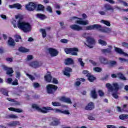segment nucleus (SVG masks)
Wrapping results in <instances>:
<instances>
[{"label":"nucleus","mask_w":128,"mask_h":128,"mask_svg":"<svg viewBox=\"0 0 128 128\" xmlns=\"http://www.w3.org/2000/svg\"><path fill=\"white\" fill-rule=\"evenodd\" d=\"M12 24L14 28H18L19 30H22L24 32H29L32 30V26L30 23L22 21L20 20H13Z\"/></svg>","instance_id":"f257e3e1"},{"label":"nucleus","mask_w":128,"mask_h":128,"mask_svg":"<svg viewBox=\"0 0 128 128\" xmlns=\"http://www.w3.org/2000/svg\"><path fill=\"white\" fill-rule=\"evenodd\" d=\"M32 108H35L38 112H42V114H48L50 110H54V112L58 113V114H62V110H61L56 108L54 109L50 106H46L40 108L36 104H32Z\"/></svg>","instance_id":"f03ea898"},{"label":"nucleus","mask_w":128,"mask_h":128,"mask_svg":"<svg viewBox=\"0 0 128 128\" xmlns=\"http://www.w3.org/2000/svg\"><path fill=\"white\" fill-rule=\"evenodd\" d=\"M69 22H74L78 24H81L82 26H86V24H88V20H82V18L76 16L71 18L69 20Z\"/></svg>","instance_id":"7ed1b4c3"},{"label":"nucleus","mask_w":128,"mask_h":128,"mask_svg":"<svg viewBox=\"0 0 128 128\" xmlns=\"http://www.w3.org/2000/svg\"><path fill=\"white\" fill-rule=\"evenodd\" d=\"M64 52L67 54H70L72 56H78V48H68L64 50Z\"/></svg>","instance_id":"20e7f679"},{"label":"nucleus","mask_w":128,"mask_h":128,"mask_svg":"<svg viewBox=\"0 0 128 128\" xmlns=\"http://www.w3.org/2000/svg\"><path fill=\"white\" fill-rule=\"evenodd\" d=\"M46 92L48 94H52L58 90V86L54 84H48L46 86Z\"/></svg>","instance_id":"39448f33"},{"label":"nucleus","mask_w":128,"mask_h":128,"mask_svg":"<svg viewBox=\"0 0 128 128\" xmlns=\"http://www.w3.org/2000/svg\"><path fill=\"white\" fill-rule=\"evenodd\" d=\"M26 8L27 10L32 12L36 8V4L33 2H30L26 5Z\"/></svg>","instance_id":"423d86ee"},{"label":"nucleus","mask_w":128,"mask_h":128,"mask_svg":"<svg viewBox=\"0 0 128 128\" xmlns=\"http://www.w3.org/2000/svg\"><path fill=\"white\" fill-rule=\"evenodd\" d=\"M88 34H90L84 33L82 34V36H84V38H86L87 39V42L89 44H96V40H94V38L88 37Z\"/></svg>","instance_id":"0eeeda50"},{"label":"nucleus","mask_w":128,"mask_h":128,"mask_svg":"<svg viewBox=\"0 0 128 128\" xmlns=\"http://www.w3.org/2000/svg\"><path fill=\"white\" fill-rule=\"evenodd\" d=\"M71 30H76V32H80V30H84V28L82 26L80 25H78L76 24H74L70 26Z\"/></svg>","instance_id":"6e6552de"},{"label":"nucleus","mask_w":128,"mask_h":128,"mask_svg":"<svg viewBox=\"0 0 128 128\" xmlns=\"http://www.w3.org/2000/svg\"><path fill=\"white\" fill-rule=\"evenodd\" d=\"M30 66L31 68H40L41 66L42 63L38 62V61H33L29 63Z\"/></svg>","instance_id":"1a4fd4ad"},{"label":"nucleus","mask_w":128,"mask_h":128,"mask_svg":"<svg viewBox=\"0 0 128 128\" xmlns=\"http://www.w3.org/2000/svg\"><path fill=\"white\" fill-rule=\"evenodd\" d=\"M50 56H56L58 54V51L52 48H49L48 50Z\"/></svg>","instance_id":"9d476101"},{"label":"nucleus","mask_w":128,"mask_h":128,"mask_svg":"<svg viewBox=\"0 0 128 128\" xmlns=\"http://www.w3.org/2000/svg\"><path fill=\"white\" fill-rule=\"evenodd\" d=\"M72 72V69L70 67H66L63 70V74L66 76L70 78V72Z\"/></svg>","instance_id":"9b49d317"},{"label":"nucleus","mask_w":128,"mask_h":128,"mask_svg":"<svg viewBox=\"0 0 128 128\" xmlns=\"http://www.w3.org/2000/svg\"><path fill=\"white\" fill-rule=\"evenodd\" d=\"M114 50L116 52H118V54H122L124 56H126L128 58V54L124 52L122 48L114 47Z\"/></svg>","instance_id":"f8f14e48"},{"label":"nucleus","mask_w":128,"mask_h":128,"mask_svg":"<svg viewBox=\"0 0 128 128\" xmlns=\"http://www.w3.org/2000/svg\"><path fill=\"white\" fill-rule=\"evenodd\" d=\"M94 108V104L92 102H90L84 108L86 110H92Z\"/></svg>","instance_id":"ddd939ff"},{"label":"nucleus","mask_w":128,"mask_h":128,"mask_svg":"<svg viewBox=\"0 0 128 128\" xmlns=\"http://www.w3.org/2000/svg\"><path fill=\"white\" fill-rule=\"evenodd\" d=\"M104 8L105 9L106 12H108V10H110L112 12H114V8H112V6L110 4H104Z\"/></svg>","instance_id":"4468645a"},{"label":"nucleus","mask_w":128,"mask_h":128,"mask_svg":"<svg viewBox=\"0 0 128 128\" xmlns=\"http://www.w3.org/2000/svg\"><path fill=\"white\" fill-rule=\"evenodd\" d=\"M60 119L54 117L52 118V122L50 123V126H56L60 124Z\"/></svg>","instance_id":"2eb2a0df"},{"label":"nucleus","mask_w":128,"mask_h":128,"mask_svg":"<svg viewBox=\"0 0 128 128\" xmlns=\"http://www.w3.org/2000/svg\"><path fill=\"white\" fill-rule=\"evenodd\" d=\"M10 8H17V10H20L22 8V4L17 3L12 5L8 6Z\"/></svg>","instance_id":"dca6fc26"},{"label":"nucleus","mask_w":128,"mask_h":128,"mask_svg":"<svg viewBox=\"0 0 128 128\" xmlns=\"http://www.w3.org/2000/svg\"><path fill=\"white\" fill-rule=\"evenodd\" d=\"M99 60L102 64H108V59L104 56H100L99 58Z\"/></svg>","instance_id":"f3484780"},{"label":"nucleus","mask_w":128,"mask_h":128,"mask_svg":"<svg viewBox=\"0 0 128 128\" xmlns=\"http://www.w3.org/2000/svg\"><path fill=\"white\" fill-rule=\"evenodd\" d=\"M108 48L102 49V52L103 54H111L112 50V46H108Z\"/></svg>","instance_id":"a211bd4d"},{"label":"nucleus","mask_w":128,"mask_h":128,"mask_svg":"<svg viewBox=\"0 0 128 128\" xmlns=\"http://www.w3.org/2000/svg\"><path fill=\"white\" fill-rule=\"evenodd\" d=\"M60 100H61V102H66L67 104H72L70 98H68L66 97H62L60 98Z\"/></svg>","instance_id":"6ab92c4d"},{"label":"nucleus","mask_w":128,"mask_h":128,"mask_svg":"<svg viewBox=\"0 0 128 128\" xmlns=\"http://www.w3.org/2000/svg\"><path fill=\"white\" fill-rule=\"evenodd\" d=\"M65 64L66 66H70V64H74V60L72 58H68L65 60Z\"/></svg>","instance_id":"aec40b11"},{"label":"nucleus","mask_w":128,"mask_h":128,"mask_svg":"<svg viewBox=\"0 0 128 128\" xmlns=\"http://www.w3.org/2000/svg\"><path fill=\"white\" fill-rule=\"evenodd\" d=\"M5 70H6V74L9 76H12V74H14V70H12V68H6Z\"/></svg>","instance_id":"412c9836"},{"label":"nucleus","mask_w":128,"mask_h":128,"mask_svg":"<svg viewBox=\"0 0 128 128\" xmlns=\"http://www.w3.org/2000/svg\"><path fill=\"white\" fill-rule=\"evenodd\" d=\"M8 44L10 46H16L14 40L12 38H9Z\"/></svg>","instance_id":"4be33fe9"},{"label":"nucleus","mask_w":128,"mask_h":128,"mask_svg":"<svg viewBox=\"0 0 128 128\" xmlns=\"http://www.w3.org/2000/svg\"><path fill=\"white\" fill-rule=\"evenodd\" d=\"M86 76H88V80L90 81L91 82H94V80H96V77L92 75L90 73H88V74H86Z\"/></svg>","instance_id":"5701e85b"},{"label":"nucleus","mask_w":128,"mask_h":128,"mask_svg":"<svg viewBox=\"0 0 128 128\" xmlns=\"http://www.w3.org/2000/svg\"><path fill=\"white\" fill-rule=\"evenodd\" d=\"M9 110H11L12 112H22L24 110L20 108H8Z\"/></svg>","instance_id":"b1692460"},{"label":"nucleus","mask_w":128,"mask_h":128,"mask_svg":"<svg viewBox=\"0 0 128 128\" xmlns=\"http://www.w3.org/2000/svg\"><path fill=\"white\" fill-rule=\"evenodd\" d=\"M36 10L38 12H44V6L42 5V4H38L36 5Z\"/></svg>","instance_id":"393cba45"},{"label":"nucleus","mask_w":128,"mask_h":128,"mask_svg":"<svg viewBox=\"0 0 128 128\" xmlns=\"http://www.w3.org/2000/svg\"><path fill=\"white\" fill-rule=\"evenodd\" d=\"M101 32H106V34H110V32H112V28H102Z\"/></svg>","instance_id":"a878e982"},{"label":"nucleus","mask_w":128,"mask_h":128,"mask_svg":"<svg viewBox=\"0 0 128 128\" xmlns=\"http://www.w3.org/2000/svg\"><path fill=\"white\" fill-rule=\"evenodd\" d=\"M20 124V122L18 121H13L8 124V126H18Z\"/></svg>","instance_id":"bb28decb"},{"label":"nucleus","mask_w":128,"mask_h":128,"mask_svg":"<svg viewBox=\"0 0 128 128\" xmlns=\"http://www.w3.org/2000/svg\"><path fill=\"white\" fill-rule=\"evenodd\" d=\"M117 76L120 80H126V78L124 77V74H122V73H120V72L118 73L117 74Z\"/></svg>","instance_id":"cd10ccee"},{"label":"nucleus","mask_w":128,"mask_h":128,"mask_svg":"<svg viewBox=\"0 0 128 128\" xmlns=\"http://www.w3.org/2000/svg\"><path fill=\"white\" fill-rule=\"evenodd\" d=\"M117 64H118V62H116V61L112 60L110 62L108 66L110 68H114Z\"/></svg>","instance_id":"c85d7f7f"},{"label":"nucleus","mask_w":128,"mask_h":128,"mask_svg":"<svg viewBox=\"0 0 128 128\" xmlns=\"http://www.w3.org/2000/svg\"><path fill=\"white\" fill-rule=\"evenodd\" d=\"M106 88H108V92H112L114 90V88H112V84L110 83L106 84Z\"/></svg>","instance_id":"c756f323"},{"label":"nucleus","mask_w":128,"mask_h":128,"mask_svg":"<svg viewBox=\"0 0 128 128\" xmlns=\"http://www.w3.org/2000/svg\"><path fill=\"white\" fill-rule=\"evenodd\" d=\"M91 96L92 98L96 99L98 98V95L96 94V90H94L91 91Z\"/></svg>","instance_id":"7c9ffc66"},{"label":"nucleus","mask_w":128,"mask_h":128,"mask_svg":"<svg viewBox=\"0 0 128 128\" xmlns=\"http://www.w3.org/2000/svg\"><path fill=\"white\" fill-rule=\"evenodd\" d=\"M94 30H100V32H102V26L100 24H95L93 25Z\"/></svg>","instance_id":"2f4dec72"},{"label":"nucleus","mask_w":128,"mask_h":128,"mask_svg":"<svg viewBox=\"0 0 128 128\" xmlns=\"http://www.w3.org/2000/svg\"><path fill=\"white\" fill-rule=\"evenodd\" d=\"M36 17L38 18H40V20H44L46 18V15L42 14H37Z\"/></svg>","instance_id":"473e14b6"},{"label":"nucleus","mask_w":128,"mask_h":128,"mask_svg":"<svg viewBox=\"0 0 128 128\" xmlns=\"http://www.w3.org/2000/svg\"><path fill=\"white\" fill-rule=\"evenodd\" d=\"M18 118V116H16V115L14 114H10L6 116V118H13L14 120H16V118Z\"/></svg>","instance_id":"72a5a7b5"},{"label":"nucleus","mask_w":128,"mask_h":128,"mask_svg":"<svg viewBox=\"0 0 128 128\" xmlns=\"http://www.w3.org/2000/svg\"><path fill=\"white\" fill-rule=\"evenodd\" d=\"M45 80L46 82H52V76H50V74H48L46 75L45 76Z\"/></svg>","instance_id":"f704fd0d"},{"label":"nucleus","mask_w":128,"mask_h":128,"mask_svg":"<svg viewBox=\"0 0 128 128\" xmlns=\"http://www.w3.org/2000/svg\"><path fill=\"white\" fill-rule=\"evenodd\" d=\"M100 22H102V24H105L106 26H110V22L106 20H101Z\"/></svg>","instance_id":"c9c22d12"},{"label":"nucleus","mask_w":128,"mask_h":128,"mask_svg":"<svg viewBox=\"0 0 128 128\" xmlns=\"http://www.w3.org/2000/svg\"><path fill=\"white\" fill-rule=\"evenodd\" d=\"M19 51L21 52H28L30 51L28 49H26L24 47H20L19 48Z\"/></svg>","instance_id":"e433bc0d"},{"label":"nucleus","mask_w":128,"mask_h":128,"mask_svg":"<svg viewBox=\"0 0 128 128\" xmlns=\"http://www.w3.org/2000/svg\"><path fill=\"white\" fill-rule=\"evenodd\" d=\"M14 38L16 42H20V40H22V37L20 35L16 34L14 36Z\"/></svg>","instance_id":"4c0bfd02"},{"label":"nucleus","mask_w":128,"mask_h":128,"mask_svg":"<svg viewBox=\"0 0 128 128\" xmlns=\"http://www.w3.org/2000/svg\"><path fill=\"white\" fill-rule=\"evenodd\" d=\"M98 42L100 44H102V46H106V44H108L106 41L100 39L98 40Z\"/></svg>","instance_id":"58836bf2"},{"label":"nucleus","mask_w":128,"mask_h":128,"mask_svg":"<svg viewBox=\"0 0 128 128\" xmlns=\"http://www.w3.org/2000/svg\"><path fill=\"white\" fill-rule=\"evenodd\" d=\"M40 31L42 34V38H46V30L40 29Z\"/></svg>","instance_id":"ea45409f"},{"label":"nucleus","mask_w":128,"mask_h":128,"mask_svg":"<svg viewBox=\"0 0 128 128\" xmlns=\"http://www.w3.org/2000/svg\"><path fill=\"white\" fill-rule=\"evenodd\" d=\"M78 62L80 64L81 66H84V62L82 61V58H78Z\"/></svg>","instance_id":"a19ab883"},{"label":"nucleus","mask_w":128,"mask_h":128,"mask_svg":"<svg viewBox=\"0 0 128 128\" xmlns=\"http://www.w3.org/2000/svg\"><path fill=\"white\" fill-rule=\"evenodd\" d=\"M52 106H60L61 104L60 102H52Z\"/></svg>","instance_id":"79ce46f5"},{"label":"nucleus","mask_w":128,"mask_h":128,"mask_svg":"<svg viewBox=\"0 0 128 128\" xmlns=\"http://www.w3.org/2000/svg\"><path fill=\"white\" fill-rule=\"evenodd\" d=\"M86 30H94V25L86 26Z\"/></svg>","instance_id":"37998d69"},{"label":"nucleus","mask_w":128,"mask_h":128,"mask_svg":"<svg viewBox=\"0 0 128 128\" xmlns=\"http://www.w3.org/2000/svg\"><path fill=\"white\" fill-rule=\"evenodd\" d=\"M26 76H28V78L31 80H35L34 77L32 76V75H30L28 73L26 74Z\"/></svg>","instance_id":"c03bdc74"},{"label":"nucleus","mask_w":128,"mask_h":128,"mask_svg":"<svg viewBox=\"0 0 128 128\" xmlns=\"http://www.w3.org/2000/svg\"><path fill=\"white\" fill-rule=\"evenodd\" d=\"M33 86L34 88H40V85L38 82H34L33 83Z\"/></svg>","instance_id":"a18cd8bd"},{"label":"nucleus","mask_w":128,"mask_h":128,"mask_svg":"<svg viewBox=\"0 0 128 128\" xmlns=\"http://www.w3.org/2000/svg\"><path fill=\"white\" fill-rule=\"evenodd\" d=\"M119 60H120L122 62H128V59H126L124 58H118Z\"/></svg>","instance_id":"49530a36"},{"label":"nucleus","mask_w":128,"mask_h":128,"mask_svg":"<svg viewBox=\"0 0 128 128\" xmlns=\"http://www.w3.org/2000/svg\"><path fill=\"white\" fill-rule=\"evenodd\" d=\"M93 70H94V72H102V68L98 67L94 68Z\"/></svg>","instance_id":"de8ad7c7"},{"label":"nucleus","mask_w":128,"mask_h":128,"mask_svg":"<svg viewBox=\"0 0 128 128\" xmlns=\"http://www.w3.org/2000/svg\"><path fill=\"white\" fill-rule=\"evenodd\" d=\"M113 86L115 90H118V83L113 84Z\"/></svg>","instance_id":"09e8293b"},{"label":"nucleus","mask_w":128,"mask_h":128,"mask_svg":"<svg viewBox=\"0 0 128 128\" xmlns=\"http://www.w3.org/2000/svg\"><path fill=\"white\" fill-rule=\"evenodd\" d=\"M98 94L100 96H104V93L102 90H99L98 91Z\"/></svg>","instance_id":"8fccbe9b"},{"label":"nucleus","mask_w":128,"mask_h":128,"mask_svg":"<svg viewBox=\"0 0 128 128\" xmlns=\"http://www.w3.org/2000/svg\"><path fill=\"white\" fill-rule=\"evenodd\" d=\"M46 10L47 12H52V7H50V6H47L46 8Z\"/></svg>","instance_id":"3c124183"},{"label":"nucleus","mask_w":128,"mask_h":128,"mask_svg":"<svg viewBox=\"0 0 128 128\" xmlns=\"http://www.w3.org/2000/svg\"><path fill=\"white\" fill-rule=\"evenodd\" d=\"M62 114H67L68 116L70 114L68 110H64L62 111Z\"/></svg>","instance_id":"603ef678"},{"label":"nucleus","mask_w":128,"mask_h":128,"mask_svg":"<svg viewBox=\"0 0 128 128\" xmlns=\"http://www.w3.org/2000/svg\"><path fill=\"white\" fill-rule=\"evenodd\" d=\"M16 78L20 79V72L18 71H16Z\"/></svg>","instance_id":"864d4df0"},{"label":"nucleus","mask_w":128,"mask_h":128,"mask_svg":"<svg viewBox=\"0 0 128 128\" xmlns=\"http://www.w3.org/2000/svg\"><path fill=\"white\" fill-rule=\"evenodd\" d=\"M34 58L32 55H28L27 56V60H32Z\"/></svg>","instance_id":"5fc2aeb1"},{"label":"nucleus","mask_w":128,"mask_h":128,"mask_svg":"<svg viewBox=\"0 0 128 128\" xmlns=\"http://www.w3.org/2000/svg\"><path fill=\"white\" fill-rule=\"evenodd\" d=\"M122 46H124V48H128V43L126 42H122Z\"/></svg>","instance_id":"6e6d98bb"},{"label":"nucleus","mask_w":128,"mask_h":128,"mask_svg":"<svg viewBox=\"0 0 128 128\" xmlns=\"http://www.w3.org/2000/svg\"><path fill=\"white\" fill-rule=\"evenodd\" d=\"M12 86H18V80L16 79L12 83Z\"/></svg>","instance_id":"4d7b16f0"},{"label":"nucleus","mask_w":128,"mask_h":128,"mask_svg":"<svg viewBox=\"0 0 128 128\" xmlns=\"http://www.w3.org/2000/svg\"><path fill=\"white\" fill-rule=\"evenodd\" d=\"M52 82L53 84H58V80H56V78H53Z\"/></svg>","instance_id":"13d9d810"},{"label":"nucleus","mask_w":128,"mask_h":128,"mask_svg":"<svg viewBox=\"0 0 128 128\" xmlns=\"http://www.w3.org/2000/svg\"><path fill=\"white\" fill-rule=\"evenodd\" d=\"M88 120H95L96 118L92 116H88Z\"/></svg>","instance_id":"bf43d9fd"},{"label":"nucleus","mask_w":128,"mask_h":128,"mask_svg":"<svg viewBox=\"0 0 128 128\" xmlns=\"http://www.w3.org/2000/svg\"><path fill=\"white\" fill-rule=\"evenodd\" d=\"M60 42L63 44H68V40L66 39H62L60 40Z\"/></svg>","instance_id":"052dcab7"},{"label":"nucleus","mask_w":128,"mask_h":128,"mask_svg":"<svg viewBox=\"0 0 128 128\" xmlns=\"http://www.w3.org/2000/svg\"><path fill=\"white\" fill-rule=\"evenodd\" d=\"M98 14H100L101 16H106V12L105 11H102V10H100L98 12Z\"/></svg>","instance_id":"680f3d73"},{"label":"nucleus","mask_w":128,"mask_h":128,"mask_svg":"<svg viewBox=\"0 0 128 128\" xmlns=\"http://www.w3.org/2000/svg\"><path fill=\"white\" fill-rule=\"evenodd\" d=\"M12 78H8L7 79L6 82H8V84H12Z\"/></svg>","instance_id":"e2e57ef3"},{"label":"nucleus","mask_w":128,"mask_h":128,"mask_svg":"<svg viewBox=\"0 0 128 128\" xmlns=\"http://www.w3.org/2000/svg\"><path fill=\"white\" fill-rule=\"evenodd\" d=\"M107 128H118L116 126L114 125H107L106 126Z\"/></svg>","instance_id":"0e129e2a"},{"label":"nucleus","mask_w":128,"mask_h":128,"mask_svg":"<svg viewBox=\"0 0 128 128\" xmlns=\"http://www.w3.org/2000/svg\"><path fill=\"white\" fill-rule=\"evenodd\" d=\"M112 96L113 98H118V94L116 93L112 94Z\"/></svg>","instance_id":"69168bd1"},{"label":"nucleus","mask_w":128,"mask_h":128,"mask_svg":"<svg viewBox=\"0 0 128 128\" xmlns=\"http://www.w3.org/2000/svg\"><path fill=\"white\" fill-rule=\"evenodd\" d=\"M106 0V2H110V4H115L114 1L113 0Z\"/></svg>","instance_id":"338daca9"},{"label":"nucleus","mask_w":128,"mask_h":128,"mask_svg":"<svg viewBox=\"0 0 128 128\" xmlns=\"http://www.w3.org/2000/svg\"><path fill=\"white\" fill-rule=\"evenodd\" d=\"M75 85L76 86H80V81H77L75 82Z\"/></svg>","instance_id":"774afa93"}]
</instances>
